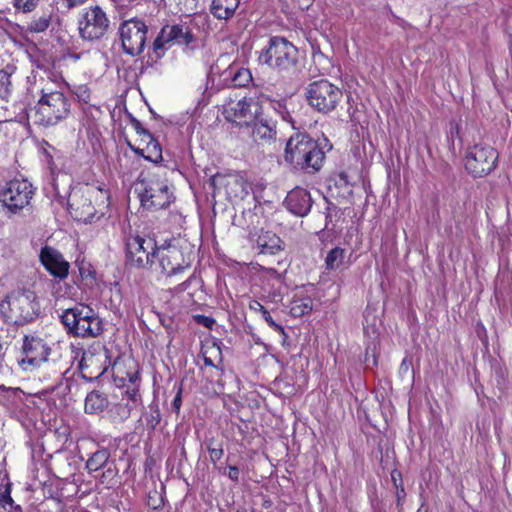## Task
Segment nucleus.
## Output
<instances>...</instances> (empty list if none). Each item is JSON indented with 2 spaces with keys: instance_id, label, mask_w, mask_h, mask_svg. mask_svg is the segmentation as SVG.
<instances>
[{
  "instance_id": "f257e3e1",
  "label": "nucleus",
  "mask_w": 512,
  "mask_h": 512,
  "mask_svg": "<svg viewBox=\"0 0 512 512\" xmlns=\"http://www.w3.org/2000/svg\"><path fill=\"white\" fill-rule=\"evenodd\" d=\"M284 160L294 169L313 174L323 166L325 152L307 133L297 132L287 140Z\"/></svg>"
},
{
  "instance_id": "f03ea898",
  "label": "nucleus",
  "mask_w": 512,
  "mask_h": 512,
  "mask_svg": "<svg viewBox=\"0 0 512 512\" xmlns=\"http://www.w3.org/2000/svg\"><path fill=\"white\" fill-rule=\"evenodd\" d=\"M40 313L36 293L30 289H17L0 301V318L8 324L23 326L33 321Z\"/></svg>"
},
{
  "instance_id": "7ed1b4c3",
  "label": "nucleus",
  "mask_w": 512,
  "mask_h": 512,
  "mask_svg": "<svg viewBox=\"0 0 512 512\" xmlns=\"http://www.w3.org/2000/svg\"><path fill=\"white\" fill-rule=\"evenodd\" d=\"M83 378L93 381L106 375L111 368V376L118 386H125V378L120 375V362L111 361V352L101 343L90 345L84 352L79 363Z\"/></svg>"
},
{
  "instance_id": "20e7f679",
  "label": "nucleus",
  "mask_w": 512,
  "mask_h": 512,
  "mask_svg": "<svg viewBox=\"0 0 512 512\" xmlns=\"http://www.w3.org/2000/svg\"><path fill=\"white\" fill-rule=\"evenodd\" d=\"M71 103L60 90H53L48 85L42 87L41 96L33 108L30 118L35 124L44 127L56 125L70 114Z\"/></svg>"
},
{
  "instance_id": "39448f33",
  "label": "nucleus",
  "mask_w": 512,
  "mask_h": 512,
  "mask_svg": "<svg viewBox=\"0 0 512 512\" xmlns=\"http://www.w3.org/2000/svg\"><path fill=\"white\" fill-rule=\"evenodd\" d=\"M60 318L68 334L73 336L97 337L103 331L102 320L92 308L83 304L65 309Z\"/></svg>"
},
{
  "instance_id": "423d86ee",
  "label": "nucleus",
  "mask_w": 512,
  "mask_h": 512,
  "mask_svg": "<svg viewBox=\"0 0 512 512\" xmlns=\"http://www.w3.org/2000/svg\"><path fill=\"white\" fill-rule=\"evenodd\" d=\"M297 48L283 37L270 38L259 54V62L277 71H288L297 63Z\"/></svg>"
},
{
  "instance_id": "0eeeda50",
  "label": "nucleus",
  "mask_w": 512,
  "mask_h": 512,
  "mask_svg": "<svg viewBox=\"0 0 512 512\" xmlns=\"http://www.w3.org/2000/svg\"><path fill=\"white\" fill-rule=\"evenodd\" d=\"M77 24L80 37L87 41L103 38L110 28V20L99 5L84 8L79 14Z\"/></svg>"
},
{
  "instance_id": "6e6552de",
  "label": "nucleus",
  "mask_w": 512,
  "mask_h": 512,
  "mask_svg": "<svg viewBox=\"0 0 512 512\" xmlns=\"http://www.w3.org/2000/svg\"><path fill=\"white\" fill-rule=\"evenodd\" d=\"M309 104L315 110L328 113L333 111L342 99V91L326 79L310 83L306 90Z\"/></svg>"
},
{
  "instance_id": "1a4fd4ad",
  "label": "nucleus",
  "mask_w": 512,
  "mask_h": 512,
  "mask_svg": "<svg viewBox=\"0 0 512 512\" xmlns=\"http://www.w3.org/2000/svg\"><path fill=\"white\" fill-rule=\"evenodd\" d=\"M158 247L148 236H130L126 241L127 262L137 268H154Z\"/></svg>"
},
{
  "instance_id": "9d476101",
  "label": "nucleus",
  "mask_w": 512,
  "mask_h": 512,
  "mask_svg": "<svg viewBox=\"0 0 512 512\" xmlns=\"http://www.w3.org/2000/svg\"><path fill=\"white\" fill-rule=\"evenodd\" d=\"M154 270L160 271L166 276H176L189 269L191 259L189 255H185L183 249L176 243H168L158 247Z\"/></svg>"
},
{
  "instance_id": "9b49d317",
  "label": "nucleus",
  "mask_w": 512,
  "mask_h": 512,
  "mask_svg": "<svg viewBox=\"0 0 512 512\" xmlns=\"http://www.w3.org/2000/svg\"><path fill=\"white\" fill-rule=\"evenodd\" d=\"M497 151L486 144H475L465 154V168L474 177H483L496 167Z\"/></svg>"
},
{
  "instance_id": "f8f14e48",
  "label": "nucleus",
  "mask_w": 512,
  "mask_h": 512,
  "mask_svg": "<svg viewBox=\"0 0 512 512\" xmlns=\"http://www.w3.org/2000/svg\"><path fill=\"white\" fill-rule=\"evenodd\" d=\"M50 354L51 348L42 338L35 335H25L18 365L25 372H33L40 364L49 359Z\"/></svg>"
},
{
  "instance_id": "ddd939ff",
  "label": "nucleus",
  "mask_w": 512,
  "mask_h": 512,
  "mask_svg": "<svg viewBox=\"0 0 512 512\" xmlns=\"http://www.w3.org/2000/svg\"><path fill=\"white\" fill-rule=\"evenodd\" d=\"M148 27L144 21L133 18L124 21L119 27L123 51L130 56L140 55L146 45Z\"/></svg>"
},
{
  "instance_id": "4468645a",
  "label": "nucleus",
  "mask_w": 512,
  "mask_h": 512,
  "mask_svg": "<svg viewBox=\"0 0 512 512\" xmlns=\"http://www.w3.org/2000/svg\"><path fill=\"white\" fill-rule=\"evenodd\" d=\"M33 193L30 182L24 179H14L6 183L0 192V202L9 211L16 213L30 203Z\"/></svg>"
},
{
  "instance_id": "2eb2a0df",
  "label": "nucleus",
  "mask_w": 512,
  "mask_h": 512,
  "mask_svg": "<svg viewBox=\"0 0 512 512\" xmlns=\"http://www.w3.org/2000/svg\"><path fill=\"white\" fill-rule=\"evenodd\" d=\"M210 186L213 187L214 192L224 190L230 201L243 200L250 189L249 182L240 173H217L211 177Z\"/></svg>"
},
{
  "instance_id": "dca6fc26",
  "label": "nucleus",
  "mask_w": 512,
  "mask_h": 512,
  "mask_svg": "<svg viewBox=\"0 0 512 512\" xmlns=\"http://www.w3.org/2000/svg\"><path fill=\"white\" fill-rule=\"evenodd\" d=\"M76 197V195H74ZM108 200V192L99 186H87L81 195V199L73 198L71 207L75 206V210L79 212L77 215L83 221H91L96 212V206H105Z\"/></svg>"
},
{
  "instance_id": "f3484780",
  "label": "nucleus",
  "mask_w": 512,
  "mask_h": 512,
  "mask_svg": "<svg viewBox=\"0 0 512 512\" xmlns=\"http://www.w3.org/2000/svg\"><path fill=\"white\" fill-rule=\"evenodd\" d=\"M192 40L193 35L188 29L179 25L165 26L153 42V51L156 58H161L174 44L188 45Z\"/></svg>"
},
{
  "instance_id": "a211bd4d",
  "label": "nucleus",
  "mask_w": 512,
  "mask_h": 512,
  "mask_svg": "<svg viewBox=\"0 0 512 512\" xmlns=\"http://www.w3.org/2000/svg\"><path fill=\"white\" fill-rule=\"evenodd\" d=\"M261 112V106L252 98L230 103L224 110L227 121L240 127H248Z\"/></svg>"
},
{
  "instance_id": "6ab92c4d",
  "label": "nucleus",
  "mask_w": 512,
  "mask_h": 512,
  "mask_svg": "<svg viewBox=\"0 0 512 512\" xmlns=\"http://www.w3.org/2000/svg\"><path fill=\"white\" fill-rule=\"evenodd\" d=\"M139 196L143 207L154 210L168 207L173 200L169 186L159 180H150Z\"/></svg>"
},
{
  "instance_id": "aec40b11",
  "label": "nucleus",
  "mask_w": 512,
  "mask_h": 512,
  "mask_svg": "<svg viewBox=\"0 0 512 512\" xmlns=\"http://www.w3.org/2000/svg\"><path fill=\"white\" fill-rule=\"evenodd\" d=\"M40 260L47 271L59 279H65L69 273V263L62 254L51 247H44L40 252Z\"/></svg>"
},
{
  "instance_id": "412c9836",
  "label": "nucleus",
  "mask_w": 512,
  "mask_h": 512,
  "mask_svg": "<svg viewBox=\"0 0 512 512\" xmlns=\"http://www.w3.org/2000/svg\"><path fill=\"white\" fill-rule=\"evenodd\" d=\"M252 128L251 137L257 143H269L276 139V122L266 116L262 111L249 126Z\"/></svg>"
},
{
  "instance_id": "4be33fe9",
  "label": "nucleus",
  "mask_w": 512,
  "mask_h": 512,
  "mask_svg": "<svg viewBox=\"0 0 512 512\" xmlns=\"http://www.w3.org/2000/svg\"><path fill=\"white\" fill-rule=\"evenodd\" d=\"M35 371H37V379L41 383L47 384L46 392L55 391L61 383L64 374L60 362L50 359L40 364Z\"/></svg>"
},
{
  "instance_id": "5701e85b",
  "label": "nucleus",
  "mask_w": 512,
  "mask_h": 512,
  "mask_svg": "<svg viewBox=\"0 0 512 512\" xmlns=\"http://www.w3.org/2000/svg\"><path fill=\"white\" fill-rule=\"evenodd\" d=\"M284 204L288 211L294 215L304 217L309 213L312 207V199L307 190L295 188L288 193Z\"/></svg>"
},
{
  "instance_id": "b1692460",
  "label": "nucleus",
  "mask_w": 512,
  "mask_h": 512,
  "mask_svg": "<svg viewBox=\"0 0 512 512\" xmlns=\"http://www.w3.org/2000/svg\"><path fill=\"white\" fill-rule=\"evenodd\" d=\"M239 0H212L211 14L220 20L230 19L239 6Z\"/></svg>"
},
{
  "instance_id": "393cba45",
  "label": "nucleus",
  "mask_w": 512,
  "mask_h": 512,
  "mask_svg": "<svg viewBox=\"0 0 512 512\" xmlns=\"http://www.w3.org/2000/svg\"><path fill=\"white\" fill-rule=\"evenodd\" d=\"M257 245L261 253L276 254L282 249V240L271 231H262L258 236Z\"/></svg>"
},
{
  "instance_id": "a878e982",
  "label": "nucleus",
  "mask_w": 512,
  "mask_h": 512,
  "mask_svg": "<svg viewBox=\"0 0 512 512\" xmlns=\"http://www.w3.org/2000/svg\"><path fill=\"white\" fill-rule=\"evenodd\" d=\"M107 397L99 391H92L85 398L84 410L87 414L97 415L108 407Z\"/></svg>"
},
{
  "instance_id": "bb28decb",
  "label": "nucleus",
  "mask_w": 512,
  "mask_h": 512,
  "mask_svg": "<svg viewBox=\"0 0 512 512\" xmlns=\"http://www.w3.org/2000/svg\"><path fill=\"white\" fill-rule=\"evenodd\" d=\"M16 67L7 65L4 69H0V99L8 101L13 90V75Z\"/></svg>"
},
{
  "instance_id": "cd10ccee",
  "label": "nucleus",
  "mask_w": 512,
  "mask_h": 512,
  "mask_svg": "<svg viewBox=\"0 0 512 512\" xmlns=\"http://www.w3.org/2000/svg\"><path fill=\"white\" fill-rule=\"evenodd\" d=\"M130 386L127 387L125 394L122 398H125V402H130V404L136 408L142 405V399L139 394L138 385L136 384V381L138 379V373L137 372H129L126 374Z\"/></svg>"
},
{
  "instance_id": "c85d7f7f",
  "label": "nucleus",
  "mask_w": 512,
  "mask_h": 512,
  "mask_svg": "<svg viewBox=\"0 0 512 512\" xmlns=\"http://www.w3.org/2000/svg\"><path fill=\"white\" fill-rule=\"evenodd\" d=\"M134 409L136 407L132 406L130 402H125V398H122L120 402L114 404L108 410V414L113 422L122 423L131 416V412Z\"/></svg>"
},
{
  "instance_id": "c756f323",
  "label": "nucleus",
  "mask_w": 512,
  "mask_h": 512,
  "mask_svg": "<svg viewBox=\"0 0 512 512\" xmlns=\"http://www.w3.org/2000/svg\"><path fill=\"white\" fill-rule=\"evenodd\" d=\"M110 457V453L107 449H100L94 452L86 462V468L89 473L97 472L103 468Z\"/></svg>"
},
{
  "instance_id": "7c9ffc66",
  "label": "nucleus",
  "mask_w": 512,
  "mask_h": 512,
  "mask_svg": "<svg viewBox=\"0 0 512 512\" xmlns=\"http://www.w3.org/2000/svg\"><path fill=\"white\" fill-rule=\"evenodd\" d=\"M248 307L251 311L260 313L262 318L272 329L279 333L285 334L284 328L273 320L269 311L258 300H251L248 304Z\"/></svg>"
},
{
  "instance_id": "2f4dec72",
  "label": "nucleus",
  "mask_w": 512,
  "mask_h": 512,
  "mask_svg": "<svg viewBox=\"0 0 512 512\" xmlns=\"http://www.w3.org/2000/svg\"><path fill=\"white\" fill-rule=\"evenodd\" d=\"M345 258V250L340 247H335L331 249L326 258H325V266L327 270H337L339 269L343 263Z\"/></svg>"
},
{
  "instance_id": "473e14b6",
  "label": "nucleus",
  "mask_w": 512,
  "mask_h": 512,
  "mask_svg": "<svg viewBox=\"0 0 512 512\" xmlns=\"http://www.w3.org/2000/svg\"><path fill=\"white\" fill-rule=\"evenodd\" d=\"M51 16L48 13H43L38 16H34L27 24V31L31 33L44 32L50 25Z\"/></svg>"
},
{
  "instance_id": "72a5a7b5",
  "label": "nucleus",
  "mask_w": 512,
  "mask_h": 512,
  "mask_svg": "<svg viewBox=\"0 0 512 512\" xmlns=\"http://www.w3.org/2000/svg\"><path fill=\"white\" fill-rule=\"evenodd\" d=\"M313 303L310 298L294 300L290 306V313L294 317H301L312 311Z\"/></svg>"
},
{
  "instance_id": "f704fd0d",
  "label": "nucleus",
  "mask_w": 512,
  "mask_h": 512,
  "mask_svg": "<svg viewBox=\"0 0 512 512\" xmlns=\"http://www.w3.org/2000/svg\"><path fill=\"white\" fill-rule=\"evenodd\" d=\"M145 159L153 163H158L162 160L161 146L153 137H150L147 141Z\"/></svg>"
},
{
  "instance_id": "c9c22d12",
  "label": "nucleus",
  "mask_w": 512,
  "mask_h": 512,
  "mask_svg": "<svg viewBox=\"0 0 512 512\" xmlns=\"http://www.w3.org/2000/svg\"><path fill=\"white\" fill-rule=\"evenodd\" d=\"M230 74L235 87H246L252 81L251 72L247 68H239L236 71L231 70Z\"/></svg>"
},
{
  "instance_id": "e433bc0d",
  "label": "nucleus",
  "mask_w": 512,
  "mask_h": 512,
  "mask_svg": "<svg viewBox=\"0 0 512 512\" xmlns=\"http://www.w3.org/2000/svg\"><path fill=\"white\" fill-rule=\"evenodd\" d=\"M145 421L147 427L150 429H155V427L160 423L161 420V414L159 411L158 406H150V411L147 412L145 415Z\"/></svg>"
},
{
  "instance_id": "4c0bfd02",
  "label": "nucleus",
  "mask_w": 512,
  "mask_h": 512,
  "mask_svg": "<svg viewBox=\"0 0 512 512\" xmlns=\"http://www.w3.org/2000/svg\"><path fill=\"white\" fill-rule=\"evenodd\" d=\"M207 450L210 454V460L215 463L220 460L224 454L222 445L216 443L214 439H210L207 441Z\"/></svg>"
},
{
  "instance_id": "58836bf2",
  "label": "nucleus",
  "mask_w": 512,
  "mask_h": 512,
  "mask_svg": "<svg viewBox=\"0 0 512 512\" xmlns=\"http://www.w3.org/2000/svg\"><path fill=\"white\" fill-rule=\"evenodd\" d=\"M38 2L39 0H14V7L17 11L28 13L37 7Z\"/></svg>"
},
{
  "instance_id": "ea45409f",
  "label": "nucleus",
  "mask_w": 512,
  "mask_h": 512,
  "mask_svg": "<svg viewBox=\"0 0 512 512\" xmlns=\"http://www.w3.org/2000/svg\"><path fill=\"white\" fill-rule=\"evenodd\" d=\"M274 110L280 115V117L290 123L292 127L295 129V122L290 114V112L287 110L286 106L283 103L277 102L275 103Z\"/></svg>"
},
{
  "instance_id": "a19ab883",
  "label": "nucleus",
  "mask_w": 512,
  "mask_h": 512,
  "mask_svg": "<svg viewBox=\"0 0 512 512\" xmlns=\"http://www.w3.org/2000/svg\"><path fill=\"white\" fill-rule=\"evenodd\" d=\"M74 94L77 99L82 103H88L90 101V90L86 85H80L74 90Z\"/></svg>"
},
{
  "instance_id": "79ce46f5",
  "label": "nucleus",
  "mask_w": 512,
  "mask_h": 512,
  "mask_svg": "<svg viewBox=\"0 0 512 512\" xmlns=\"http://www.w3.org/2000/svg\"><path fill=\"white\" fill-rule=\"evenodd\" d=\"M130 123L134 130L136 131V133L139 134L140 136H143V138H146L148 140L150 139V137H153L152 134L142 126L141 122L138 119L131 117Z\"/></svg>"
},
{
  "instance_id": "37998d69",
  "label": "nucleus",
  "mask_w": 512,
  "mask_h": 512,
  "mask_svg": "<svg viewBox=\"0 0 512 512\" xmlns=\"http://www.w3.org/2000/svg\"><path fill=\"white\" fill-rule=\"evenodd\" d=\"M194 320L197 324L203 325L206 328H212L215 323V320L211 317L205 315H195Z\"/></svg>"
},
{
  "instance_id": "c03bdc74",
  "label": "nucleus",
  "mask_w": 512,
  "mask_h": 512,
  "mask_svg": "<svg viewBox=\"0 0 512 512\" xmlns=\"http://www.w3.org/2000/svg\"><path fill=\"white\" fill-rule=\"evenodd\" d=\"M61 5L67 9H74L86 3L88 0H59Z\"/></svg>"
},
{
  "instance_id": "a18cd8bd",
  "label": "nucleus",
  "mask_w": 512,
  "mask_h": 512,
  "mask_svg": "<svg viewBox=\"0 0 512 512\" xmlns=\"http://www.w3.org/2000/svg\"><path fill=\"white\" fill-rule=\"evenodd\" d=\"M181 394H182V390L181 388L179 389L178 393L176 394L173 402H172V407L173 409L175 410V412H179L180 411V408H181V404H182V397H181Z\"/></svg>"
},
{
  "instance_id": "49530a36",
  "label": "nucleus",
  "mask_w": 512,
  "mask_h": 512,
  "mask_svg": "<svg viewBox=\"0 0 512 512\" xmlns=\"http://www.w3.org/2000/svg\"><path fill=\"white\" fill-rule=\"evenodd\" d=\"M239 474H240V472H239L238 467H236V466H229V471H228L229 479H231L234 482H238Z\"/></svg>"
},
{
  "instance_id": "de8ad7c7",
  "label": "nucleus",
  "mask_w": 512,
  "mask_h": 512,
  "mask_svg": "<svg viewBox=\"0 0 512 512\" xmlns=\"http://www.w3.org/2000/svg\"><path fill=\"white\" fill-rule=\"evenodd\" d=\"M148 504L150 506H152L153 509H158L159 507H161L163 505V499L162 498H158L157 501L153 499L152 496H149V502Z\"/></svg>"
},
{
  "instance_id": "09e8293b",
  "label": "nucleus",
  "mask_w": 512,
  "mask_h": 512,
  "mask_svg": "<svg viewBox=\"0 0 512 512\" xmlns=\"http://www.w3.org/2000/svg\"><path fill=\"white\" fill-rule=\"evenodd\" d=\"M314 0H298V6L300 9L305 10L308 9Z\"/></svg>"
},
{
  "instance_id": "8fccbe9b",
  "label": "nucleus",
  "mask_w": 512,
  "mask_h": 512,
  "mask_svg": "<svg viewBox=\"0 0 512 512\" xmlns=\"http://www.w3.org/2000/svg\"><path fill=\"white\" fill-rule=\"evenodd\" d=\"M128 146L131 148V150H133L136 154L142 156L144 159H145V155H146V148L145 149H140V148H137L135 146H133L130 142H128Z\"/></svg>"
},
{
  "instance_id": "3c124183",
  "label": "nucleus",
  "mask_w": 512,
  "mask_h": 512,
  "mask_svg": "<svg viewBox=\"0 0 512 512\" xmlns=\"http://www.w3.org/2000/svg\"><path fill=\"white\" fill-rule=\"evenodd\" d=\"M337 207L331 203V202H328L327 201V207H326V219H329L332 217V212L336 209Z\"/></svg>"
},
{
  "instance_id": "603ef678",
  "label": "nucleus",
  "mask_w": 512,
  "mask_h": 512,
  "mask_svg": "<svg viewBox=\"0 0 512 512\" xmlns=\"http://www.w3.org/2000/svg\"><path fill=\"white\" fill-rule=\"evenodd\" d=\"M191 279H192V278L190 277L188 280H186V281L182 282L181 284H179V285H178V287H177V290H178V291H184V290H186V288L188 287V285H189V284H190V282H191Z\"/></svg>"
},
{
  "instance_id": "864d4df0",
  "label": "nucleus",
  "mask_w": 512,
  "mask_h": 512,
  "mask_svg": "<svg viewBox=\"0 0 512 512\" xmlns=\"http://www.w3.org/2000/svg\"><path fill=\"white\" fill-rule=\"evenodd\" d=\"M204 363L206 366L216 367L213 360L204 354Z\"/></svg>"
},
{
  "instance_id": "5fc2aeb1",
  "label": "nucleus",
  "mask_w": 512,
  "mask_h": 512,
  "mask_svg": "<svg viewBox=\"0 0 512 512\" xmlns=\"http://www.w3.org/2000/svg\"><path fill=\"white\" fill-rule=\"evenodd\" d=\"M237 512H246L245 509H238Z\"/></svg>"
},
{
  "instance_id": "6e6d98bb",
  "label": "nucleus",
  "mask_w": 512,
  "mask_h": 512,
  "mask_svg": "<svg viewBox=\"0 0 512 512\" xmlns=\"http://www.w3.org/2000/svg\"><path fill=\"white\" fill-rule=\"evenodd\" d=\"M340 177H341L342 179H345L344 174H340Z\"/></svg>"
},
{
  "instance_id": "4d7b16f0",
  "label": "nucleus",
  "mask_w": 512,
  "mask_h": 512,
  "mask_svg": "<svg viewBox=\"0 0 512 512\" xmlns=\"http://www.w3.org/2000/svg\"><path fill=\"white\" fill-rule=\"evenodd\" d=\"M417 512H422V507H421V508H419Z\"/></svg>"
}]
</instances>
